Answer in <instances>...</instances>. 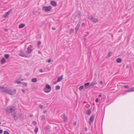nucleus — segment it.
I'll list each match as a JSON object with an SVG mask.
<instances>
[{
	"label": "nucleus",
	"mask_w": 134,
	"mask_h": 134,
	"mask_svg": "<svg viewBox=\"0 0 134 134\" xmlns=\"http://www.w3.org/2000/svg\"><path fill=\"white\" fill-rule=\"evenodd\" d=\"M16 90L15 89H14L13 91L9 88L5 89L4 90H2V92L11 95H14L15 94Z\"/></svg>",
	"instance_id": "f257e3e1"
},
{
	"label": "nucleus",
	"mask_w": 134,
	"mask_h": 134,
	"mask_svg": "<svg viewBox=\"0 0 134 134\" xmlns=\"http://www.w3.org/2000/svg\"><path fill=\"white\" fill-rule=\"evenodd\" d=\"M97 83L96 81H93L90 84V83L89 82H88L85 84L84 85V86L85 87V88L86 89L89 88L91 86H93L97 85Z\"/></svg>",
	"instance_id": "f03ea898"
},
{
	"label": "nucleus",
	"mask_w": 134,
	"mask_h": 134,
	"mask_svg": "<svg viewBox=\"0 0 134 134\" xmlns=\"http://www.w3.org/2000/svg\"><path fill=\"white\" fill-rule=\"evenodd\" d=\"M6 111L8 114L12 113L15 110V107L13 106H10L7 107L5 109Z\"/></svg>",
	"instance_id": "7ed1b4c3"
},
{
	"label": "nucleus",
	"mask_w": 134,
	"mask_h": 134,
	"mask_svg": "<svg viewBox=\"0 0 134 134\" xmlns=\"http://www.w3.org/2000/svg\"><path fill=\"white\" fill-rule=\"evenodd\" d=\"M52 7L51 6H44L42 7V9L45 12H49L51 9Z\"/></svg>",
	"instance_id": "20e7f679"
},
{
	"label": "nucleus",
	"mask_w": 134,
	"mask_h": 134,
	"mask_svg": "<svg viewBox=\"0 0 134 134\" xmlns=\"http://www.w3.org/2000/svg\"><path fill=\"white\" fill-rule=\"evenodd\" d=\"M46 89L49 90V91H51V87L48 84H47L46 85V86L44 87V90L46 93H49V91H46Z\"/></svg>",
	"instance_id": "39448f33"
},
{
	"label": "nucleus",
	"mask_w": 134,
	"mask_h": 134,
	"mask_svg": "<svg viewBox=\"0 0 134 134\" xmlns=\"http://www.w3.org/2000/svg\"><path fill=\"white\" fill-rule=\"evenodd\" d=\"M94 118V115H92L90 117L89 119V124L91 125V123L93 121Z\"/></svg>",
	"instance_id": "423d86ee"
},
{
	"label": "nucleus",
	"mask_w": 134,
	"mask_h": 134,
	"mask_svg": "<svg viewBox=\"0 0 134 134\" xmlns=\"http://www.w3.org/2000/svg\"><path fill=\"white\" fill-rule=\"evenodd\" d=\"M20 53L19 54V55L20 56L25 58L27 57V56L25 54V53L23 52V51H20Z\"/></svg>",
	"instance_id": "0eeeda50"
},
{
	"label": "nucleus",
	"mask_w": 134,
	"mask_h": 134,
	"mask_svg": "<svg viewBox=\"0 0 134 134\" xmlns=\"http://www.w3.org/2000/svg\"><path fill=\"white\" fill-rule=\"evenodd\" d=\"M88 19L94 23H96L98 21L97 19L95 17H88Z\"/></svg>",
	"instance_id": "6e6552de"
},
{
	"label": "nucleus",
	"mask_w": 134,
	"mask_h": 134,
	"mask_svg": "<svg viewBox=\"0 0 134 134\" xmlns=\"http://www.w3.org/2000/svg\"><path fill=\"white\" fill-rule=\"evenodd\" d=\"M134 91V88H130L128 90L125 91L123 93L122 95L125 94L126 92H131Z\"/></svg>",
	"instance_id": "1a4fd4ad"
},
{
	"label": "nucleus",
	"mask_w": 134,
	"mask_h": 134,
	"mask_svg": "<svg viewBox=\"0 0 134 134\" xmlns=\"http://www.w3.org/2000/svg\"><path fill=\"white\" fill-rule=\"evenodd\" d=\"M12 115L13 116L14 119L16 120H18V117L16 116V114L15 112H13L11 113Z\"/></svg>",
	"instance_id": "9d476101"
},
{
	"label": "nucleus",
	"mask_w": 134,
	"mask_h": 134,
	"mask_svg": "<svg viewBox=\"0 0 134 134\" xmlns=\"http://www.w3.org/2000/svg\"><path fill=\"white\" fill-rule=\"evenodd\" d=\"M51 4L53 6H55L57 5L56 2L54 1H51Z\"/></svg>",
	"instance_id": "9b49d317"
},
{
	"label": "nucleus",
	"mask_w": 134,
	"mask_h": 134,
	"mask_svg": "<svg viewBox=\"0 0 134 134\" xmlns=\"http://www.w3.org/2000/svg\"><path fill=\"white\" fill-rule=\"evenodd\" d=\"M11 10L12 9H10L9 11L5 13L4 15V17H7V16L9 14Z\"/></svg>",
	"instance_id": "f8f14e48"
},
{
	"label": "nucleus",
	"mask_w": 134,
	"mask_h": 134,
	"mask_svg": "<svg viewBox=\"0 0 134 134\" xmlns=\"http://www.w3.org/2000/svg\"><path fill=\"white\" fill-rule=\"evenodd\" d=\"M41 121H43L45 119V116L44 115H42L40 117Z\"/></svg>",
	"instance_id": "ddd939ff"
},
{
	"label": "nucleus",
	"mask_w": 134,
	"mask_h": 134,
	"mask_svg": "<svg viewBox=\"0 0 134 134\" xmlns=\"http://www.w3.org/2000/svg\"><path fill=\"white\" fill-rule=\"evenodd\" d=\"M80 27V25L79 24H77L75 28V30L76 32H77V31L79 30V28Z\"/></svg>",
	"instance_id": "4468645a"
},
{
	"label": "nucleus",
	"mask_w": 134,
	"mask_h": 134,
	"mask_svg": "<svg viewBox=\"0 0 134 134\" xmlns=\"http://www.w3.org/2000/svg\"><path fill=\"white\" fill-rule=\"evenodd\" d=\"M63 78V76L62 75L60 76L58 78L57 81L56 82H60L62 79Z\"/></svg>",
	"instance_id": "2eb2a0df"
},
{
	"label": "nucleus",
	"mask_w": 134,
	"mask_h": 134,
	"mask_svg": "<svg viewBox=\"0 0 134 134\" xmlns=\"http://www.w3.org/2000/svg\"><path fill=\"white\" fill-rule=\"evenodd\" d=\"M5 62V59L4 58H2L1 60V63L2 64H4Z\"/></svg>",
	"instance_id": "dca6fc26"
},
{
	"label": "nucleus",
	"mask_w": 134,
	"mask_h": 134,
	"mask_svg": "<svg viewBox=\"0 0 134 134\" xmlns=\"http://www.w3.org/2000/svg\"><path fill=\"white\" fill-rule=\"evenodd\" d=\"M32 51V49L31 48H27V53L28 54H30L31 52Z\"/></svg>",
	"instance_id": "f3484780"
},
{
	"label": "nucleus",
	"mask_w": 134,
	"mask_h": 134,
	"mask_svg": "<svg viewBox=\"0 0 134 134\" xmlns=\"http://www.w3.org/2000/svg\"><path fill=\"white\" fill-rule=\"evenodd\" d=\"M44 130L46 132H48L49 130V129L48 127L46 126L44 127Z\"/></svg>",
	"instance_id": "a211bd4d"
},
{
	"label": "nucleus",
	"mask_w": 134,
	"mask_h": 134,
	"mask_svg": "<svg viewBox=\"0 0 134 134\" xmlns=\"http://www.w3.org/2000/svg\"><path fill=\"white\" fill-rule=\"evenodd\" d=\"M25 26V24H21L20 25L19 27L20 28H22L24 27Z\"/></svg>",
	"instance_id": "6ab92c4d"
},
{
	"label": "nucleus",
	"mask_w": 134,
	"mask_h": 134,
	"mask_svg": "<svg viewBox=\"0 0 134 134\" xmlns=\"http://www.w3.org/2000/svg\"><path fill=\"white\" fill-rule=\"evenodd\" d=\"M31 81L33 82H36L37 81V79L36 78H33L31 80Z\"/></svg>",
	"instance_id": "aec40b11"
},
{
	"label": "nucleus",
	"mask_w": 134,
	"mask_h": 134,
	"mask_svg": "<svg viewBox=\"0 0 134 134\" xmlns=\"http://www.w3.org/2000/svg\"><path fill=\"white\" fill-rule=\"evenodd\" d=\"M121 62V59L120 58H118L116 60V62L118 63H120Z\"/></svg>",
	"instance_id": "412c9836"
},
{
	"label": "nucleus",
	"mask_w": 134,
	"mask_h": 134,
	"mask_svg": "<svg viewBox=\"0 0 134 134\" xmlns=\"http://www.w3.org/2000/svg\"><path fill=\"white\" fill-rule=\"evenodd\" d=\"M63 118L64 121H66L67 120V117L64 115L63 117Z\"/></svg>",
	"instance_id": "4be33fe9"
},
{
	"label": "nucleus",
	"mask_w": 134,
	"mask_h": 134,
	"mask_svg": "<svg viewBox=\"0 0 134 134\" xmlns=\"http://www.w3.org/2000/svg\"><path fill=\"white\" fill-rule=\"evenodd\" d=\"M91 113V111L90 109H88L86 112L87 114L88 115L90 114Z\"/></svg>",
	"instance_id": "5701e85b"
},
{
	"label": "nucleus",
	"mask_w": 134,
	"mask_h": 134,
	"mask_svg": "<svg viewBox=\"0 0 134 134\" xmlns=\"http://www.w3.org/2000/svg\"><path fill=\"white\" fill-rule=\"evenodd\" d=\"M112 54V53L111 52H109L108 53V54L107 56V58L109 57Z\"/></svg>",
	"instance_id": "b1692460"
},
{
	"label": "nucleus",
	"mask_w": 134,
	"mask_h": 134,
	"mask_svg": "<svg viewBox=\"0 0 134 134\" xmlns=\"http://www.w3.org/2000/svg\"><path fill=\"white\" fill-rule=\"evenodd\" d=\"M83 88H84L83 86L82 85L79 87V89L80 91H81L82 90V89H83Z\"/></svg>",
	"instance_id": "393cba45"
},
{
	"label": "nucleus",
	"mask_w": 134,
	"mask_h": 134,
	"mask_svg": "<svg viewBox=\"0 0 134 134\" xmlns=\"http://www.w3.org/2000/svg\"><path fill=\"white\" fill-rule=\"evenodd\" d=\"M32 124L35 126H36L37 123L35 121H34L32 122Z\"/></svg>",
	"instance_id": "a878e982"
},
{
	"label": "nucleus",
	"mask_w": 134,
	"mask_h": 134,
	"mask_svg": "<svg viewBox=\"0 0 134 134\" xmlns=\"http://www.w3.org/2000/svg\"><path fill=\"white\" fill-rule=\"evenodd\" d=\"M4 56L6 59H8L9 57V55L8 54H6Z\"/></svg>",
	"instance_id": "bb28decb"
},
{
	"label": "nucleus",
	"mask_w": 134,
	"mask_h": 134,
	"mask_svg": "<svg viewBox=\"0 0 134 134\" xmlns=\"http://www.w3.org/2000/svg\"><path fill=\"white\" fill-rule=\"evenodd\" d=\"M14 83H17L18 84L20 83L21 82L18 80H16L14 81Z\"/></svg>",
	"instance_id": "cd10ccee"
},
{
	"label": "nucleus",
	"mask_w": 134,
	"mask_h": 134,
	"mask_svg": "<svg viewBox=\"0 0 134 134\" xmlns=\"http://www.w3.org/2000/svg\"><path fill=\"white\" fill-rule=\"evenodd\" d=\"M60 87L59 86H57L56 87L55 89L57 90H59L60 89Z\"/></svg>",
	"instance_id": "c85d7f7f"
},
{
	"label": "nucleus",
	"mask_w": 134,
	"mask_h": 134,
	"mask_svg": "<svg viewBox=\"0 0 134 134\" xmlns=\"http://www.w3.org/2000/svg\"><path fill=\"white\" fill-rule=\"evenodd\" d=\"M4 134H9V132L6 131H4Z\"/></svg>",
	"instance_id": "c756f323"
},
{
	"label": "nucleus",
	"mask_w": 134,
	"mask_h": 134,
	"mask_svg": "<svg viewBox=\"0 0 134 134\" xmlns=\"http://www.w3.org/2000/svg\"><path fill=\"white\" fill-rule=\"evenodd\" d=\"M38 131V128L36 127L34 130V131L35 133H37Z\"/></svg>",
	"instance_id": "7c9ffc66"
},
{
	"label": "nucleus",
	"mask_w": 134,
	"mask_h": 134,
	"mask_svg": "<svg viewBox=\"0 0 134 134\" xmlns=\"http://www.w3.org/2000/svg\"><path fill=\"white\" fill-rule=\"evenodd\" d=\"M74 31V29H71L70 30V34L71 33H72L73 32V31Z\"/></svg>",
	"instance_id": "2f4dec72"
},
{
	"label": "nucleus",
	"mask_w": 134,
	"mask_h": 134,
	"mask_svg": "<svg viewBox=\"0 0 134 134\" xmlns=\"http://www.w3.org/2000/svg\"><path fill=\"white\" fill-rule=\"evenodd\" d=\"M39 107L41 109H42L43 107V106L42 105H39Z\"/></svg>",
	"instance_id": "473e14b6"
},
{
	"label": "nucleus",
	"mask_w": 134,
	"mask_h": 134,
	"mask_svg": "<svg viewBox=\"0 0 134 134\" xmlns=\"http://www.w3.org/2000/svg\"><path fill=\"white\" fill-rule=\"evenodd\" d=\"M23 85L25 86V87H27V84L26 83H24L23 84Z\"/></svg>",
	"instance_id": "72a5a7b5"
},
{
	"label": "nucleus",
	"mask_w": 134,
	"mask_h": 134,
	"mask_svg": "<svg viewBox=\"0 0 134 134\" xmlns=\"http://www.w3.org/2000/svg\"><path fill=\"white\" fill-rule=\"evenodd\" d=\"M124 87L125 88H128L129 87L127 85H125L124 86Z\"/></svg>",
	"instance_id": "f704fd0d"
},
{
	"label": "nucleus",
	"mask_w": 134,
	"mask_h": 134,
	"mask_svg": "<svg viewBox=\"0 0 134 134\" xmlns=\"http://www.w3.org/2000/svg\"><path fill=\"white\" fill-rule=\"evenodd\" d=\"M39 71L40 72H43L42 70V69H39Z\"/></svg>",
	"instance_id": "c9c22d12"
},
{
	"label": "nucleus",
	"mask_w": 134,
	"mask_h": 134,
	"mask_svg": "<svg viewBox=\"0 0 134 134\" xmlns=\"http://www.w3.org/2000/svg\"><path fill=\"white\" fill-rule=\"evenodd\" d=\"M3 132V130H0V134H2Z\"/></svg>",
	"instance_id": "e433bc0d"
},
{
	"label": "nucleus",
	"mask_w": 134,
	"mask_h": 134,
	"mask_svg": "<svg viewBox=\"0 0 134 134\" xmlns=\"http://www.w3.org/2000/svg\"><path fill=\"white\" fill-rule=\"evenodd\" d=\"M41 42H40V41L38 42V44H37L38 45H40L41 44Z\"/></svg>",
	"instance_id": "4c0bfd02"
},
{
	"label": "nucleus",
	"mask_w": 134,
	"mask_h": 134,
	"mask_svg": "<svg viewBox=\"0 0 134 134\" xmlns=\"http://www.w3.org/2000/svg\"><path fill=\"white\" fill-rule=\"evenodd\" d=\"M51 59H49L48 60V63H50L51 62Z\"/></svg>",
	"instance_id": "58836bf2"
},
{
	"label": "nucleus",
	"mask_w": 134,
	"mask_h": 134,
	"mask_svg": "<svg viewBox=\"0 0 134 134\" xmlns=\"http://www.w3.org/2000/svg\"><path fill=\"white\" fill-rule=\"evenodd\" d=\"M73 125H74V126H75L76 124V122H74L73 123Z\"/></svg>",
	"instance_id": "ea45409f"
},
{
	"label": "nucleus",
	"mask_w": 134,
	"mask_h": 134,
	"mask_svg": "<svg viewBox=\"0 0 134 134\" xmlns=\"http://www.w3.org/2000/svg\"><path fill=\"white\" fill-rule=\"evenodd\" d=\"M4 89V87H0V89Z\"/></svg>",
	"instance_id": "a19ab883"
},
{
	"label": "nucleus",
	"mask_w": 134,
	"mask_h": 134,
	"mask_svg": "<svg viewBox=\"0 0 134 134\" xmlns=\"http://www.w3.org/2000/svg\"><path fill=\"white\" fill-rule=\"evenodd\" d=\"M46 112L47 111L46 110H45L43 111V113L44 114H45L46 113Z\"/></svg>",
	"instance_id": "79ce46f5"
},
{
	"label": "nucleus",
	"mask_w": 134,
	"mask_h": 134,
	"mask_svg": "<svg viewBox=\"0 0 134 134\" xmlns=\"http://www.w3.org/2000/svg\"><path fill=\"white\" fill-rule=\"evenodd\" d=\"M98 98H97L96 100V103H97L98 102Z\"/></svg>",
	"instance_id": "37998d69"
},
{
	"label": "nucleus",
	"mask_w": 134,
	"mask_h": 134,
	"mask_svg": "<svg viewBox=\"0 0 134 134\" xmlns=\"http://www.w3.org/2000/svg\"><path fill=\"white\" fill-rule=\"evenodd\" d=\"M99 84L101 85H102L103 84V82L102 81H101L99 82Z\"/></svg>",
	"instance_id": "c03bdc74"
},
{
	"label": "nucleus",
	"mask_w": 134,
	"mask_h": 134,
	"mask_svg": "<svg viewBox=\"0 0 134 134\" xmlns=\"http://www.w3.org/2000/svg\"><path fill=\"white\" fill-rule=\"evenodd\" d=\"M102 97V95L101 94H99L98 96V97L99 98H100L101 97Z\"/></svg>",
	"instance_id": "a18cd8bd"
},
{
	"label": "nucleus",
	"mask_w": 134,
	"mask_h": 134,
	"mask_svg": "<svg viewBox=\"0 0 134 134\" xmlns=\"http://www.w3.org/2000/svg\"><path fill=\"white\" fill-rule=\"evenodd\" d=\"M33 115L32 114H31L30 115V117H32L33 116Z\"/></svg>",
	"instance_id": "49530a36"
},
{
	"label": "nucleus",
	"mask_w": 134,
	"mask_h": 134,
	"mask_svg": "<svg viewBox=\"0 0 134 134\" xmlns=\"http://www.w3.org/2000/svg\"><path fill=\"white\" fill-rule=\"evenodd\" d=\"M52 29L53 30H55V28L54 27H52Z\"/></svg>",
	"instance_id": "de8ad7c7"
},
{
	"label": "nucleus",
	"mask_w": 134,
	"mask_h": 134,
	"mask_svg": "<svg viewBox=\"0 0 134 134\" xmlns=\"http://www.w3.org/2000/svg\"><path fill=\"white\" fill-rule=\"evenodd\" d=\"M22 92H23V93H25V91H24V90H22Z\"/></svg>",
	"instance_id": "09e8293b"
},
{
	"label": "nucleus",
	"mask_w": 134,
	"mask_h": 134,
	"mask_svg": "<svg viewBox=\"0 0 134 134\" xmlns=\"http://www.w3.org/2000/svg\"><path fill=\"white\" fill-rule=\"evenodd\" d=\"M4 30L5 31H8V29H5Z\"/></svg>",
	"instance_id": "8fccbe9b"
},
{
	"label": "nucleus",
	"mask_w": 134,
	"mask_h": 134,
	"mask_svg": "<svg viewBox=\"0 0 134 134\" xmlns=\"http://www.w3.org/2000/svg\"><path fill=\"white\" fill-rule=\"evenodd\" d=\"M46 91H49V92L51 91H49V90H48L47 89H46Z\"/></svg>",
	"instance_id": "3c124183"
},
{
	"label": "nucleus",
	"mask_w": 134,
	"mask_h": 134,
	"mask_svg": "<svg viewBox=\"0 0 134 134\" xmlns=\"http://www.w3.org/2000/svg\"><path fill=\"white\" fill-rule=\"evenodd\" d=\"M85 129L86 131H87V127H85Z\"/></svg>",
	"instance_id": "603ef678"
},
{
	"label": "nucleus",
	"mask_w": 134,
	"mask_h": 134,
	"mask_svg": "<svg viewBox=\"0 0 134 134\" xmlns=\"http://www.w3.org/2000/svg\"><path fill=\"white\" fill-rule=\"evenodd\" d=\"M85 25V24L84 23H82V25Z\"/></svg>",
	"instance_id": "864d4df0"
},
{
	"label": "nucleus",
	"mask_w": 134,
	"mask_h": 134,
	"mask_svg": "<svg viewBox=\"0 0 134 134\" xmlns=\"http://www.w3.org/2000/svg\"><path fill=\"white\" fill-rule=\"evenodd\" d=\"M128 66H127V67H126V68H128Z\"/></svg>",
	"instance_id": "5fc2aeb1"
},
{
	"label": "nucleus",
	"mask_w": 134,
	"mask_h": 134,
	"mask_svg": "<svg viewBox=\"0 0 134 134\" xmlns=\"http://www.w3.org/2000/svg\"><path fill=\"white\" fill-rule=\"evenodd\" d=\"M89 34V33H88V32H87V34Z\"/></svg>",
	"instance_id": "6e6d98bb"
},
{
	"label": "nucleus",
	"mask_w": 134,
	"mask_h": 134,
	"mask_svg": "<svg viewBox=\"0 0 134 134\" xmlns=\"http://www.w3.org/2000/svg\"><path fill=\"white\" fill-rule=\"evenodd\" d=\"M1 124V122L0 121V125Z\"/></svg>",
	"instance_id": "4d7b16f0"
},
{
	"label": "nucleus",
	"mask_w": 134,
	"mask_h": 134,
	"mask_svg": "<svg viewBox=\"0 0 134 134\" xmlns=\"http://www.w3.org/2000/svg\"><path fill=\"white\" fill-rule=\"evenodd\" d=\"M85 36L86 37V36H87V35H85Z\"/></svg>",
	"instance_id": "13d9d810"
}]
</instances>
